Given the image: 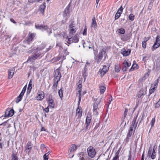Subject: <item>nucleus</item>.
<instances>
[{
	"instance_id": "1",
	"label": "nucleus",
	"mask_w": 160,
	"mask_h": 160,
	"mask_svg": "<svg viewBox=\"0 0 160 160\" xmlns=\"http://www.w3.org/2000/svg\"><path fill=\"white\" fill-rule=\"evenodd\" d=\"M88 155L91 158H93L96 154V151L95 148L92 146H89L87 149Z\"/></svg>"
},
{
	"instance_id": "2",
	"label": "nucleus",
	"mask_w": 160,
	"mask_h": 160,
	"mask_svg": "<svg viewBox=\"0 0 160 160\" xmlns=\"http://www.w3.org/2000/svg\"><path fill=\"white\" fill-rule=\"evenodd\" d=\"M41 55L40 51L38 50L33 55L30 56L27 60V62H32L38 58Z\"/></svg>"
},
{
	"instance_id": "3",
	"label": "nucleus",
	"mask_w": 160,
	"mask_h": 160,
	"mask_svg": "<svg viewBox=\"0 0 160 160\" xmlns=\"http://www.w3.org/2000/svg\"><path fill=\"white\" fill-rule=\"evenodd\" d=\"M35 27L37 29H43L44 30H47V32L48 33L49 35L52 33L51 30L49 28L47 25H35Z\"/></svg>"
},
{
	"instance_id": "4",
	"label": "nucleus",
	"mask_w": 160,
	"mask_h": 160,
	"mask_svg": "<svg viewBox=\"0 0 160 160\" xmlns=\"http://www.w3.org/2000/svg\"><path fill=\"white\" fill-rule=\"evenodd\" d=\"M105 52L104 50L102 49L97 56H95L94 58L97 63H99L103 57V55L105 54Z\"/></svg>"
},
{
	"instance_id": "5",
	"label": "nucleus",
	"mask_w": 160,
	"mask_h": 160,
	"mask_svg": "<svg viewBox=\"0 0 160 160\" xmlns=\"http://www.w3.org/2000/svg\"><path fill=\"white\" fill-rule=\"evenodd\" d=\"M80 160H92L89 156L84 152H81L79 154Z\"/></svg>"
},
{
	"instance_id": "6",
	"label": "nucleus",
	"mask_w": 160,
	"mask_h": 160,
	"mask_svg": "<svg viewBox=\"0 0 160 160\" xmlns=\"http://www.w3.org/2000/svg\"><path fill=\"white\" fill-rule=\"evenodd\" d=\"M60 68H59L54 71V79H57L60 80L61 77V73L60 72Z\"/></svg>"
},
{
	"instance_id": "7",
	"label": "nucleus",
	"mask_w": 160,
	"mask_h": 160,
	"mask_svg": "<svg viewBox=\"0 0 160 160\" xmlns=\"http://www.w3.org/2000/svg\"><path fill=\"white\" fill-rule=\"evenodd\" d=\"M35 33L29 32L26 39V42H27V43H29L30 42L32 41L35 37Z\"/></svg>"
},
{
	"instance_id": "8",
	"label": "nucleus",
	"mask_w": 160,
	"mask_h": 160,
	"mask_svg": "<svg viewBox=\"0 0 160 160\" xmlns=\"http://www.w3.org/2000/svg\"><path fill=\"white\" fill-rule=\"evenodd\" d=\"M109 67V65H105L103 66V68L102 70L100 71L101 77L104 76L106 74V72L108 71Z\"/></svg>"
},
{
	"instance_id": "9",
	"label": "nucleus",
	"mask_w": 160,
	"mask_h": 160,
	"mask_svg": "<svg viewBox=\"0 0 160 160\" xmlns=\"http://www.w3.org/2000/svg\"><path fill=\"white\" fill-rule=\"evenodd\" d=\"M44 98V92L42 91L39 90L37 96L36 97V98L38 100H42Z\"/></svg>"
},
{
	"instance_id": "10",
	"label": "nucleus",
	"mask_w": 160,
	"mask_h": 160,
	"mask_svg": "<svg viewBox=\"0 0 160 160\" xmlns=\"http://www.w3.org/2000/svg\"><path fill=\"white\" fill-rule=\"evenodd\" d=\"M48 104V107H50L51 108H54V100L51 96H49L48 99L47 100Z\"/></svg>"
},
{
	"instance_id": "11",
	"label": "nucleus",
	"mask_w": 160,
	"mask_h": 160,
	"mask_svg": "<svg viewBox=\"0 0 160 160\" xmlns=\"http://www.w3.org/2000/svg\"><path fill=\"white\" fill-rule=\"evenodd\" d=\"M147 90L146 89H142L138 93L137 96L138 98H141L142 97L145 95L147 92Z\"/></svg>"
},
{
	"instance_id": "12",
	"label": "nucleus",
	"mask_w": 160,
	"mask_h": 160,
	"mask_svg": "<svg viewBox=\"0 0 160 160\" xmlns=\"http://www.w3.org/2000/svg\"><path fill=\"white\" fill-rule=\"evenodd\" d=\"M14 113V111L13 109H8L6 111L5 113V117H11L13 115Z\"/></svg>"
},
{
	"instance_id": "13",
	"label": "nucleus",
	"mask_w": 160,
	"mask_h": 160,
	"mask_svg": "<svg viewBox=\"0 0 160 160\" xmlns=\"http://www.w3.org/2000/svg\"><path fill=\"white\" fill-rule=\"evenodd\" d=\"M68 40L69 41H72V42H78L79 41V38L76 35H75L72 37L68 38Z\"/></svg>"
},
{
	"instance_id": "14",
	"label": "nucleus",
	"mask_w": 160,
	"mask_h": 160,
	"mask_svg": "<svg viewBox=\"0 0 160 160\" xmlns=\"http://www.w3.org/2000/svg\"><path fill=\"white\" fill-rule=\"evenodd\" d=\"M131 50L130 49L126 50L125 49L122 50L121 53L124 56H128L130 53Z\"/></svg>"
},
{
	"instance_id": "15",
	"label": "nucleus",
	"mask_w": 160,
	"mask_h": 160,
	"mask_svg": "<svg viewBox=\"0 0 160 160\" xmlns=\"http://www.w3.org/2000/svg\"><path fill=\"white\" fill-rule=\"evenodd\" d=\"M46 8L45 3L44 2L42 4L40 5L39 7V11L41 12L42 15H44V10Z\"/></svg>"
},
{
	"instance_id": "16",
	"label": "nucleus",
	"mask_w": 160,
	"mask_h": 160,
	"mask_svg": "<svg viewBox=\"0 0 160 160\" xmlns=\"http://www.w3.org/2000/svg\"><path fill=\"white\" fill-rule=\"evenodd\" d=\"M32 147V145L31 142H28L26 146L25 147V150L26 151H28V152H29L31 150Z\"/></svg>"
},
{
	"instance_id": "17",
	"label": "nucleus",
	"mask_w": 160,
	"mask_h": 160,
	"mask_svg": "<svg viewBox=\"0 0 160 160\" xmlns=\"http://www.w3.org/2000/svg\"><path fill=\"white\" fill-rule=\"evenodd\" d=\"M77 149V146L74 144L71 145L69 149V154L72 153L74 152Z\"/></svg>"
},
{
	"instance_id": "18",
	"label": "nucleus",
	"mask_w": 160,
	"mask_h": 160,
	"mask_svg": "<svg viewBox=\"0 0 160 160\" xmlns=\"http://www.w3.org/2000/svg\"><path fill=\"white\" fill-rule=\"evenodd\" d=\"M105 85L103 84H101L99 86V90L100 93L103 94L104 93L106 89V88L105 87Z\"/></svg>"
},
{
	"instance_id": "19",
	"label": "nucleus",
	"mask_w": 160,
	"mask_h": 160,
	"mask_svg": "<svg viewBox=\"0 0 160 160\" xmlns=\"http://www.w3.org/2000/svg\"><path fill=\"white\" fill-rule=\"evenodd\" d=\"M14 69H9L8 70V78L9 79H11L13 77L14 74Z\"/></svg>"
},
{
	"instance_id": "20",
	"label": "nucleus",
	"mask_w": 160,
	"mask_h": 160,
	"mask_svg": "<svg viewBox=\"0 0 160 160\" xmlns=\"http://www.w3.org/2000/svg\"><path fill=\"white\" fill-rule=\"evenodd\" d=\"M130 38V37L128 35H125L122 36L121 39L123 41H126L129 40Z\"/></svg>"
},
{
	"instance_id": "21",
	"label": "nucleus",
	"mask_w": 160,
	"mask_h": 160,
	"mask_svg": "<svg viewBox=\"0 0 160 160\" xmlns=\"http://www.w3.org/2000/svg\"><path fill=\"white\" fill-rule=\"evenodd\" d=\"M92 119V117L91 115L88 113L86 119L85 123H88L90 124Z\"/></svg>"
},
{
	"instance_id": "22",
	"label": "nucleus",
	"mask_w": 160,
	"mask_h": 160,
	"mask_svg": "<svg viewBox=\"0 0 160 160\" xmlns=\"http://www.w3.org/2000/svg\"><path fill=\"white\" fill-rule=\"evenodd\" d=\"M91 27L93 28H96L97 27V23L94 17L92 19Z\"/></svg>"
},
{
	"instance_id": "23",
	"label": "nucleus",
	"mask_w": 160,
	"mask_h": 160,
	"mask_svg": "<svg viewBox=\"0 0 160 160\" xmlns=\"http://www.w3.org/2000/svg\"><path fill=\"white\" fill-rule=\"evenodd\" d=\"M133 133V130L129 129V132L127 135L126 140L127 142L129 141V138L130 137Z\"/></svg>"
},
{
	"instance_id": "24",
	"label": "nucleus",
	"mask_w": 160,
	"mask_h": 160,
	"mask_svg": "<svg viewBox=\"0 0 160 160\" xmlns=\"http://www.w3.org/2000/svg\"><path fill=\"white\" fill-rule=\"evenodd\" d=\"M120 153V150H118L115 154V156L112 160H119V154Z\"/></svg>"
},
{
	"instance_id": "25",
	"label": "nucleus",
	"mask_w": 160,
	"mask_h": 160,
	"mask_svg": "<svg viewBox=\"0 0 160 160\" xmlns=\"http://www.w3.org/2000/svg\"><path fill=\"white\" fill-rule=\"evenodd\" d=\"M77 115L78 117H81L82 115V110L80 108H78L76 110Z\"/></svg>"
},
{
	"instance_id": "26",
	"label": "nucleus",
	"mask_w": 160,
	"mask_h": 160,
	"mask_svg": "<svg viewBox=\"0 0 160 160\" xmlns=\"http://www.w3.org/2000/svg\"><path fill=\"white\" fill-rule=\"evenodd\" d=\"M131 64V63L130 62L126 60H124L123 63V64L124 65V66H126L127 68L130 66Z\"/></svg>"
},
{
	"instance_id": "27",
	"label": "nucleus",
	"mask_w": 160,
	"mask_h": 160,
	"mask_svg": "<svg viewBox=\"0 0 160 160\" xmlns=\"http://www.w3.org/2000/svg\"><path fill=\"white\" fill-rule=\"evenodd\" d=\"M76 28H69V34H73L75 33L76 31Z\"/></svg>"
},
{
	"instance_id": "28",
	"label": "nucleus",
	"mask_w": 160,
	"mask_h": 160,
	"mask_svg": "<svg viewBox=\"0 0 160 160\" xmlns=\"http://www.w3.org/2000/svg\"><path fill=\"white\" fill-rule=\"evenodd\" d=\"M69 7H68L65 8L63 14L64 17H66L69 14Z\"/></svg>"
},
{
	"instance_id": "29",
	"label": "nucleus",
	"mask_w": 160,
	"mask_h": 160,
	"mask_svg": "<svg viewBox=\"0 0 160 160\" xmlns=\"http://www.w3.org/2000/svg\"><path fill=\"white\" fill-rule=\"evenodd\" d=\"M99 104V101H96L94 103L93 109L94 110L98 109V105Z\"/></svg>"
},
{
	"instance_id": "30",
	"label": "nucleus",
	"mask_w": 160,
	"mask_h": 160,
	"mask_svg": "<svg viewBox=\"0 0 160 160\" xmlns=\"http://www.w3.org/2000/svg\"><path fill=\"white\" fill-rule=\"evenodd\" d=\"M160 45L158 44L155 42H154V45L152 46L151 49L153 51L156 49L158 48L159 46Z\"/></svg>"
},
{
	"instance_id": "31",
	"label": "nucleus",
	"mask_w": 160,
	"mask_h": 160,
	"mask_svg": "<svg viewBox=\"0 0 160 160\" xmlns=\"http://www.w3.org/2000/svg\"><path fill=\"white\" fill-rule=\"evenodd\" d=\"M121 69L120 65L119 64H117L115 66V70L116 72H119L120 71Z\"/></svg>"
},
{
	"instance_id": "32",
	"label": "nucleus",
	"mask_w": 160,
	"mask_h": 160,
	"mask_svg": "<svg viewBox=\"0 0 160 160\" xmlns=\"http://www.w3.org/2000/svg\"><path fill=\"white\" fill-rule=\"evenodd\" d=\"M118 31L119 33L123 34L125 33V30L122 28H121L118 29Z\"/></svg>"
},
{
	"instance_id": "33",
	"label": "nucleus",
	"mask_w": 160,
	"mask_h": 160,
	"mask_svg": "<svg viewBox=\"0 0 160 160\" xmlns=\"http://www.w3.org/2000/svg\"><path fill=\"white\" fill-rule=\"evenodd\" d=\"M53 80L54 83L52 86L53 88H55L57 87L58 82L60 81L58 80L55 79H53Z\"/></svg>"
},
{
	"instance_id": "34",
	"label": "nucleus",
	"mask_w": 160,
	"mask_h": 160,
	"mask_svg": "<svg viewBox=\"0 0 160 160\" xmlns=\"http://www.w3.org/2000/svg\"><path fill=\"white\" fill-rule=\"evenodd\" d=\"M156 87H152V86L149 90V96L150 94L154 92V91L156 90Z\"/></svg>"
},
{
	"instance_id": "35",
	"label": "nucleus",
	"mask_w": 160,
	"mask_h": 160,
	"mask_svg": "<svg viewBox=\"0 0 160 160\" xmlns=\"http://www.w3.org/2000/svg\"><path fill=\"white\" fill-rule=\"evenodd\" d=\"M11 160H18V158L16 154L14 153L12 154Z\"/></svg>"
},
{
	"instance_id": "36",
	"label": "nucleus",
	"mask_w": 160,
	"mask_h": 160,
	"mask_svg": "<svg viewBox=\"0 0 160 160\" xmlns=\"http://www.w3.org/2000/svg\"><path fill=\"white\" fill-rule=\"evenodd\" d=\"M32 82L31 80L29 82V84L28 85V89H29L30 91L32 88Z\"/></svg>"
},
{
	"instance_id": "37",
	"label": "nucleus",
	"mask_w": 160,
	"mask_h": 160,
	"mask_svg": "<svg viewBox=\"0 0 160 160\" xmlns=\"http://www.w3.org/2000/svg\"><path fill=\"white\" fill-rule=\"evenodd\" d=\"M160 107V99L158 101L156 102L154 105V107L155 108H159Z\"/></svg>"
},
{
	"instance_id": "38",
	"label": "nucleus",
	"mask_w": 160,
	"mask_h": 160,
	"mask_svg": "<svg viewBox=\"0 0 160 160\" xmlns=\"http://www.w3.org/2000/svg\"><path fill=\"white\" fill-rule=\"evenodd\" d=\"M23 96H21V94H19V96L17 97V99L16 100V103H18L21 100V99Z\"/></svg>"
},
{
	"instance_id": "39",
	"label": "nucleus",
	"mask_w": 160,
	"mask_h": 160,
	"mask_svg": "<svg viewBox=\"0 0 160 160\" xmlns=\"http://www.w3.org/2000/svg\"><path fill=\"white\" fill-rule=\"evenodd\" d=\"M26 88H27L26 85H25L23 88V89H22L21 92L20 93V94H21V96H23L24 93L25 92V91L26 90Z\"/></svg>"
},
{
	"instance_id": "40",
	"label": "nucleus",
	"mask_w": 160,
	"mask_h": 160,
	"mask_svg": "<svg viewBox=\"0 0 160 160\" xmlns=\"http://www.w3.org/2000/svg\"><path fill=\"white\" fill-rule=\"evenodd\" d=\"M155 42L160 45V37L159 36H157L156 38V40Z\"/></svg>"
},
{
	"instance_id": "41",
	"label": "nucleus",
	"mask_w": 160,
	"mask_h": 160,
	"mask_svg": "<svg viewBox=\"0 0 160 160\" xmlns=\"http://www.w3.org/2000/svg\"><path fill=\"white\" fill-rule=\"evenodd\" d=\"M135 15H134L133 14H131L129 16V19L130 20L132 21H133L135 18Z\"/></svg>"
},
{
	"instance_id": "42",
	"label": "nucleus",
	"mask_w": 160,
	"mask_h": 160,
	"mask_svg": "<svg viewBox=\"0 0 160 160\" xmlns=\"http://www.w3.org/2000/svg\"><path fill=\"white\" fill-rule=\"evenodd\" d=\"M121 14V12H117L115 15V20H117L118 19L120 16Z\"/></svg>"
},
{
	"instance_id": "43",
	"label": "nucleus",
	"mask_w": 160,
	"mask_h": 160,
	"mask_svg": "<svg viewBox=\"0 0 160 160\" xmlns=\"http://www.w3.org/2000/svg\"><path fill=\"white\" fill-rule=\"evenodd\" d=\"M154 0H151V1L149 4V6H148V9H149L150 10H151V9L152 7L153 6V3Z\"/></svg>"
},
{
	"instance_id": "44",
	"label": "nucleus",
	"mask_w": 160,
	"mask_h": 160,
	"mask_svg": "<svg viewBox=\"0 0 160 160\" xmlns=\"http://www.w3.org/2000/svg\"><path fill=\"white\" fill-rule=\"evenodd\" d=\"M58 94L59 95V96L61 98L62 97H63V91L61 89H60L58 92Z\"/></svg>"
},
{
	"instance_id": "45",
	"label": "nucleus",
	"mask_w": 160,
	"mask_h": 160,
	"mask_svg": "<svg viewBox=\"0 0 160 160\" xmlns=\"http://www.w3.org/2000/svg\"><path fill=\"white\" fill-rule=\"evenodd\" d=\"M75 27V25L74 24V21H71V23L69 25V28H74Z\"/></svg>"
},
{
	"instance_id": "46",
	"label": "nucleus",
	"mask_w": 160,
	"mask_h": 160,
	"mask_svg": "<svg viewBox=\"0 0 160 160\" xmlns=\"http://www.w3.org/2000/svg\"><path fill=\"white\" fill-rule=\"evenodd\" d=\"M155 122V117L153 118L152 119L151 121V128L153 127L154 124Z\"/></svg>"
},
{
	"instance_id": "47",
	"label": "nucleus",
	"mask_w": 160,
	"mask_h": 160,
	"mask_svg": "<svg viewBox=\"0 0 160 160\" xmlns=\"http://www.w3.org/2000/svg\"><path fill=\"white\" fill-rule=\"evenodd\" d=\"M136 67H138L137 64H133L132 65V68L130 69V70H132V69H133V70H134V69L135 68L136 69H137L138 68H137Z\"/></svg>"
},
{
	"instance_id": "48",
	"label": "nucleus",
	"mask_w": 160,
	"mask_h": 160,
	"mask_svg": "<svg viewBox=\"0 0 160 160\" xmlns=\"http://www.w3.org/2000/svg\"><path fill=\"white\" fill-rule=\"evenodd\" d=\"M146 41H144L142 42V48H146Z\"/></svg>"
},
{
	"instance_id": "49",
	"label": "nucleus",
	"mask_w": 160,
	"mask_h": 160,
	"mask_svg": "<svg viewBox=\"0 0 160 160\" xmlns=\"http://www.w3.org/2000/svg\"><path fill=\"white\" fill-rule=\"evenodd\" d=\"M128 112V109L126 108L125 109V110L124 112V115L123 117V119H124L125 118V117H126V116Z\"/></svg>"
},
{
	"instance_id": "50",
	"label": "nucleus",
	"mask_w": 160,
	"mask_h": 160,
	"mask_svg": "<svg viewBox=\"0 0 160 160\" xmlns=\"http://www.w3.org/2000/svg\"><path fill=\"white\" fill-rule=\"evenodd\" d=\"M87 29L86 26H85L83 33V35H87Z\"/></svg>"
},
{
	"instance_id": "51",
	"label": "nucleus",
	"mask_w": 160,
	"mask_h": 160,
	"mask_svg": "<svg viewBox=\"0 0 160 160\" xmlns=\"http://www.w3.org/2000/svg\"><path fill=\"white\" fill-rule=\"evenodd\" d=\"M45 47V45L43 44H42L41 45V47L39 48H38V49L40 50H42Z\"/></svg>"
},
{
	"instance_id": "52",
	"label": "nucleus",
	"mask_w": 160,
	"mask_h": 160,
	"mask_svg": "<svg viewBox=\"0 0 160 160\" xmlns=\"http://www.w3.org/2000/svg\"><path fill=\"white\" fill-rule=\"evenodd\" d=\"M123 9V8L122 7V5L118 9L117 12H121V14L122 12Z\"/></svg>"
},
{
	"instance_id": "53",
	"label": "nucleus",
	"mask_w": 160,
	"mask_h": 160,
	"mask_svg": "<svg viewBox=\"0 0 160 160\" xmlns=\"http://www.w3.org/2000/svg\"><path fill=\"white\" fill-rule=\"evenodd\" d=\"M61 35L63 36V38H67L68 39L69 38V37L66 35V33L64 32H63Z\"/></svg>"
},
{
	"instance_id": "54",
	"label": "nucleus",
	"mask_w": 160,
	"mask_h": 160,
	"mask_svg": "<svg viewBox=\"0 0 160 160\" xmlns=\"http://www.w3.org/2000/svg\"><path fill=\"white\" fill-rule=\"evenodd\" d=\"M82 91V89H78V92L77 93V95H78V96H81V92Z\"/></svg>"
},
{
	"instance_id": "55",
	"label": "nucleus",
	"mask_w": 160,
	"mask_h": 160,
	"mask_svg": "<svg viewBox=\"0 0 160 160\" xmlns=\"http://www.w3.org/2000/svg\"><path fill=\"white\" fill-rule=\"evenodd\" d=\"M43 159L44 160H48V156L46 154H44L43 155Z\"/></svg>"
},
{
	"instance_id": "56",
	"label": "nucleus",
	"mask_w": 160,
	"mask_h": 160,
	"mask_svg": "<svg viewBox=\"0 0 160 160\" xmlns=\"http://www.w3.org/2000/svg\"><path fill=\"white\" fill-rule=\"evenodd\" d=\"M159 79H158L156 80L155 81L154 84V87H156L158 85L159 82Z\"/></svg>"
},
{
	"instance_id": "57",
	"label": "nucleus",
	"mask_w": 160,
	"mask_h": 160,
	"mask_svg": "<svg viewBox=\"0 0 160 160\" xmlns=\"http://www.w3.org/2000/svg\"><path fill=\"white\" fill-rule=\"evenodd\" d=\"M49 107H48L47 108L43 109V110L46 113H48V112L49 111V108H48Z\"/></svg>"
},
{
	"instance_id": "58",
	"label": "nucleus",
	"mask_w": 160,
	"mask_h": 160,
	"mask_svg": "<svg viewBox=\"0 0 160 160\" xmlns=\"http://www.w3.org/2000/svg\"><path fill=\"white\" fill-rule=\"evenodd\" d=\"M156 156V154L152 153V154L151 156V157L152 159H154L155 158Z\"/></svg>"
},
{
	"instance_id": "59",
	"label": "nucleus",
	"mask_w": 160,
	"mask_h": 160,
	"mask_svg": "<svg viewBox=\"0 0 160 160\" xmlns=\"http://www.w3.org/2000/svg\"><path fill=\"white\" fill-rule=\"evenodd\" d=\"M93 113L95 115H98V109H96V110H93Z\"/></svg>"
},
{
	"instance_id": "60",
	"label": "nucleus",
	"mask_w": 160,
	"mask_h": 160,
	"mask_svg": "<svg viewBox=\"0 0 160 160\" xmlns=\"http://www.w3.org/2000/svg\"><path fill=\"white\" fill-rule=\"evenodd\" d=\"M79 82L80 83L78 86V89H81L82 86L80 82V81H79Z\"/></svg>"
},
{
	"instance_id": "61",
	"label": "nucleus",
	"mask_w": 160,
	"mask_h": 160,
	"mask_svg": "<svg viewBox=\"0 0 160 160\" xmlns=\"http://www.w3.org/2000/svg\"><path fill=\"white\" fill-rule=\"evenodd\" d=\"M132 124L133 125H135V128H134V130H135L136 129V128L137 127V123H136V122H134L133 121H132Z\"/></svg>"
},
{
	"instance_id": "62",
	"label": "nucleus",
	"mask_w": 160,
	"mask_h": 160,
	"mask_svg": "<svg viewBox=\"0 0 160 160\" xmlns=\"http://www.w3.org/2000/svg\"><path fill=\"white\" fill-rule=\"evenodd\" d=\"M127 68L126 67V66H124V65H123V66L122 68V70L123 71H126V70H127Z\"/></svg>"
},
{
	"instance_id": "63",
	"label": "nucleus",
	"mask_w": 160,
	"mask_h": 160,
	"mask_svg": "<svg viewBox=\"0 0 160 160\" xmlns=\"http://www.w3.org/2000/svg\"><path fill=\"white\" fill-rule=\"evenodd\" d=\"M135 125H133L132 124L130 126V129H129L133 130V129L134 127H135Z\"/></svg>"
},
{
	"instance_id": "64",
	"label": "nucleus",
	"mask_w": 160,
	"mask_h": 160,
	"mask_svg": "<svg viewBox=\"0 0 160 160\" xmlns=\"http://www.w3.org/2000/svg\"><path fill=\"white\" fill-rule=\"evenodd\" d=\"M8 121L7 120V121L3 123H2L0 124V126H1V125H3L4 126H5L6 125V123H7V122H8Z\"/></svg>"
}]
</instances>
